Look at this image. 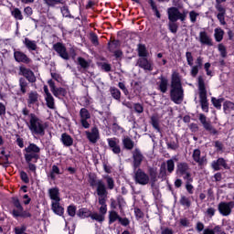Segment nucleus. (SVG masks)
I'll list each match as a JSON object with an SVG mask.
<instances>
[{
    "mask_svg": "<svg viewBox=\"0 0 234 234\" xmlns=\"http://www.w3.org/2000/svg\"><path fill=\"white\" fill-rule=\"evenodd\" d=\"M85 134L90 144H96L100 140V131L96 127L91 128L90 131H86Z\"/></svg>",
    "mask_w": 234,
    "mask_h": 234,
    "instance_id": "16",
    "label": "nucleus"
},
{
    "mask_svg": "<svg viewBox=\"0 0 234 234\" xmlns=\"http://www.w3.org/2000/svg\"><path fill=\"white\" fill-rule=\"evenodd\" d=\"M91 213L92 212L89 210V208H80L79 209L77 215L80 217V218H89V217L90 218Z\"/></svg>",
    "mask_w": 234,
    "mask_h": 234,
    "instance_id": "35",
    "label": "nucleus"
},
{
    "mask_svg": "<svg viewBox=\"0 0 234 234\" xmlns=\"http://www.w3.org/2000/svg\"><path fill=\"white\" fill-rule=\"evenodd\" d=\"M211 101L216 109L220 110L222 109V101H224V98L217 99L215 97H212Z\"/></svg>",
    "mask_w": 234,
    "mask_h": 234,
    "instance_id": "41",
    "label": "nucleus"
},
{
    "mask_svg": "<svg viewBox=\"0 0 234 234\" xmlns=\"http://www.w3.org/2000/svg\"><path fill=\"white\" fill-rule=\"evenodd\" d=\"M198 120L200 123H202L204 129L207 131V133H210V134H217L218 132L213 125H211V122L207 121V117L204 115V113L198 114Z\"/></svg>",
    "mask_w": 234,
    "mask_h": 234,
    "instance_id": "12",
    "label": "nucleus"
},
{
    "mask_svg": "<svg viewBox=\"0 0 234 234\" xmlns=\"http://www.w3.org/2000/svg\"><path fill=\"white\" fill-rule=\"evenodd\" d=\"M39 103V94L37 91H30L28 93V98H27V104L28 107H32L33 105H37Z\"/></svg>",
    "mask_w": 234,
    "mask_h": 234,
    "instance_id": "25",
    "label": "nucleus"
},
{
    "mask_svg": "<svg viewBox=\"0 0 234 234\" xmlns=\"http://www.w3.org/2000/svg\"><path fill=\"white\" fill-rule=\"evenodd\" d=\"M48 6H56V5H61L63 0H43Z\"/></svg>",
    "mask_w": 234,
    "mask_h": 234,
    "instance_id": "50",
    "label": "nucleus"
},
{
    "mask_svg": "<svg viewBox=\"0 0 234 234\" xmlns=\"http://www.w3.org/2000/svg\"><path fill=\"white\" fill-rule=\"evenodd\" d=\"M90 41L95 47L100 45V42L98 41V36L94 33L90 34Z\"/></svg>",
    "mask_w": 234,
    "mask_h": 234,
    "instance_id": "60",
    "label": "nucleus"
},
{
    "mask_svg": "<svg viewBox=\"0 0 234 234\" xmlns=\"http://www.w3.org/2000/svg\"><path fill=\"white\" fill-rule=\"evenodd\" d=\"M200 150L199 149H196L193 152V160L197 162V164H198V165H204V164H206V159L205 157H200Z\"/></svg>",
    "mask_w": 234,
    "mask_h": 234,
    "instance_id": "29",
    "label": "nucleus"
},
{
    "mask_svg": "<svg viewBox=\"0 0 234 234\" xmlns=\"http://www.w3.org/2000/svg\"><path fill=\"white\" fill-rule=\"evenodd\" d=\"M179 203L181 206H184L185 207H191V199L186 196H181L179 199Z\"/></svg>",
    "mask_w": 234,
    "mask_h": 234,
    "instance_id": "42",
    "label": "nucleus"
},
{
    "mask_svg": "<svg viewBox=\"0 0 234 234\" xmlns=\"http://www.w3.org/2000/svg\"><path fill=\"white\" fill-rule=\"evenodd\" d=\"M11 16H13V17H15V19L17 21H23V13H21V10H19L17 7L13 8L11 11Z\"/></svg>",
    "mask_w": 234,
    "mask_h": 234,
    "instance_id": "38",
    "label": "nucleus"
},
{
    "mask_svg": "<svg viewBox=\"0 0 234 234\" xmlns=\"http://www.w3.org/2000/svg\"><path fill=\"white\" fill-rule=\"evenodd\" d=\"M186 58L187 65H189V67H193V54L187 51L186 53Z\"/></svg>",
    "mask_w": 234,
    "mask_h": 234,
    "instance_id": "57",
    "label": "nucleus"
},
{
    "mask_svg": "<svg viewBox=\"0 0 234 234\" xmlns=\"http://www.w3.org/2000/svg\"><path fill=\"white\" fill-rule=\"evenodd\" d=\"M214 37L217 43H220L224 39V31L220 27H217L214 30Z\"/></svg>",
    "mask_w": 234,
    "mask_h": 234,
    "instance_id": "33",
    "label": "nucleus"
},
{
    "mask_svg": "<svg viewBox=\"0 0 234 234\" xmlns=\"http://www.w3.org/2000/svg\"><path fill=\"white\" fill-rule=\"evenodd\" d=\"M78 61V65H80V67H81V69H87L90 67V63H89V61H87L85 58L79 57L77 58Z\"/></svg>",
    "mask_w": 234,
    "mask_h": 234,
    "instance_id": "40",
    "label": "nucleus"
},
{
    "mask_svg": "<svg viewBox=\"0 0 234 234\" xmlns=\"http://www.w3.org/2000/svg\"><path fill=\"white\" fill-rule=\"evenodd\" d=\"M60 142L63 144L64 147H72V145H74V139L67 133L61 134Z\"/></svg>",
    "mask_w": 234,
    "mask_h": 234,
    "instance_id": "26",
    "label": "nucleus"
},
{
    "mask_svg": "<svg viewBox=\"0 0 234 234\" xmlns=\"http://www.w3.org/2000/svg\"><path fill=\"white\" fill-rule=\"evenodd\" d=\"M89 182L91 187H96V193L99 197L98 198H107L109 192L107 191V186H105V183L102 180H98L95 176H90Z\"/></svg>",
    "mask_w": 234,
    "mask_h": 234,
    "instance_id": "5",
    "label": "nucleus"
},
{
    "mask_svg": "<svg viewBox=\"0 0 234 234\" xmlns=\"http://www.w3.org/2000/svg\"><path fill=\"white\" fill-rule=\"evenodd\" d=\"M223 110L225 112H231V111H234V103L232 101H226L223 103Z\"/></svg>",
    "mask_w": 234,
    "mask_h": 234,
    "instance_id": "44",
    "label": "nucleus"
},
{
    "mask_svg": "<svg viewBox=\"0 0 234 234\" xmlns=\"http://www.w3.org/2000/svg\"><path fill=\"white\" fill-rule=\"evenodd\" d=\"M12 215L15 218H17V217H21L22 218H30V217H32V214L27 210H24V208H22L20 211H12Z\"/></svg>",
    "mask_w": 234,
    "mask_h": 234,
    "instance_id": "31",
    "label": "nucleus"
},
{
    "mask_svg": "<svg viewBox=\"0 0 234 234\" xmlns=\"http://www.w3.org/2000/svg\"><path fill=\"white\" fill-rule=\"evenodd\" d=\"M110 92L114 100H120L122 98V92L117 88H111Z\"/></svg>",
    "mask_w": 234,
    "mask_h": 234,
    "instance_id": "43",
    "label": "nucleus"
},
{
    "mask_svg": "<svg viewBox=\"0 0 234 234\" xmlns=\"http://www.w3.org/2000/svg\"><path fill=\"white\" fill-rule=\"evenodd\" d=\"M80 122L84 129L90 127V112L86 108H81L80 111Z\"/></svg>",
    "mask_w": 234,
    "mask_h": 234,
    "instance_id": "10",
    "label": "nucleus"
},
{
    "mask_svg": "<svg viewBox=\"0 0 234 234\" xmlns=\"http://www.w3.org/2000/svg\"><path fill=\"white\" fill-rule=\"evenodd\" d=\"M20 74L24 76L29 83H35L36 81V75H34V72L25 67H20L19 69Z\"/></svg>",
    "mask_w": 234,
    "mask_h": 234,
    "instance_id": "19",
    "label": "nucleus"
},
{
    "mask_svg": "<svg viewBox=\"0 0 234 234\" xmlns=\"http://www.w3.org/2000/svg\"><path fill=\"white\" fill-rule=\"evenodd\" d=\"M211 167L214 169V171H220L221 167L228 169V164L224 158L220 157L218 160L212 162Z\"/></svg>",
    "mask_w": 234,
    "mask_h": 234,
    "instance_id": "24",
    "label": "nucleus"
},
{
    "mask_svg": "<svg viewBox=\"0 0 234 234\" xmlns=\"http://www.w3.org/2000/svg\"><path fill=\"white\" fill-rule=\"evenodd\" d=\"M51 210L58 217H63L65 213V208L61 206V201L51 202Z\"/></svg>",
    "mask_w": 234,
    "mask_h": 234,
    "instance_id": "22",
    "label": "nucleus"
},
{
    "mask_svg": "<svg viewBox=\"0 0 234 234\" xmlns=\"http://www.w3.org/2000/svg\"><path fill=\"white\" fill-rule=\"evenodd\" d=\"M67 211L69 217H76V206L74 205L69 206Z\"/></svg>",
    "mask_w": 234,
    "mask_h": 234,
    "instance_id": "56",
    "label": "nucleus"
},
{
    "mask_svg": "<svg viewBox=\"0 0 234 234\" xmlns=\"http://www.w3.org/2000/svg\"><path fill=\"white\" fill-rule=\"evenodd\" d=\"M27 86H28V83L27 82V80H25L24 78H21L19 80V87H20V90L23 94L27 93Z\"/></svg>",
    "mask_w": 234,
    "mask_h": 234,
    "instance_id": "48",
    "label": "nucleus"
},
{
    "mask_svg": "<svg viewBox=\"0 0 234 234\" xmlns=\"http://www.w3.org/2000/svg\"><path fill=\"white\" fill-rule=\"evenodd\" d=\"M123 149L127 151H133L134 149V141L131 140L129 136H124L122 140Z\"/></svg>",
    "mask_w": 234,
    "mask_h": 234,
    "instance_id": "28",
    "label": "nucleus"
},
{
    "mask_svg": "<svg viewBox=\"0 0 234 234\" xmlns=\"http://www.w3.org/2000/svg\"><path fill=\"white\" fill-rule=\"evenodd\" d=\"M24 45L29 51L37 50V43L35 40H30L28 37L24 39Z\"/></svg>",
    "mask_w": 234,
    "mask_h": 234,
    "instance_id": "32",
    "label": "nucleus"
},
{
    "mask_svg": "<svg viewBox=\"0 0 234 234\" xmlns=\"http://www.w3.org/2000/svg\"><path fill=\"white\" fill-rule=\"evenodd\" d=\"M167 171L171 174L175 171V161L173 159H169L166 161Z\"/></svg>",
    "mask_w": 234,
    "mask_h": 234,
    "instance_id": "52",
    "label": "nucleus"
},
{
    "mask_svg": "<svg viewBox=\"0 0 234 234\" xmlns=\"http://www.w3.org/2000/svg\"><path fill=\"white\" fill-rule=\"evenodd\" d=\"M120 215H118V212L112 210L109 212V224H114L116 220L120 221Z\"/></svg>",
    "mask_w": 234,
    "mask_h": 234,
    "instance_id": "37",
    "label": "nucleus"
},
{
    "mask_svg": "<svg viewBox=\"0 0 234 234\" xmlns=\"http://www.w3.org/2000/svg\"><path fill=\"white\" fill-rule=\"evenodd\" d=\"M217 212V209H215L214 207H208L206 211V214L207 217H209L210 218H213V217H215V213Z\"/></svg>",
    "mask_w": 234,
    "mask_h": 234,
    "instance_id": "62",
    "label": "nucleus"
},
{
    "mask_svg": "<svg viewBox=\"0 0 234 234\" xmlns=\"http://www.w3.org/2000/svg\"><path fill=\"white\" fill-rule=\"evenodd\" d=\"M188 172H189V165H187V163L177 164V168H176L177 175L184 176V175Z\"/></svg>",
    "mask_w": 234,
    "mask_h": 234,
    "instance_id": "30",
    "label": "nucleus"
},
{
    "mask_svg": "<svg viewBox=\"0 0 234 234\" xmlns=\"http://www.w3.org/2000/svg\"><path fill=\"white\" fill-rule=\"evenodd\" d=\"M48 195L51 202H61V197L59 196V188L57 186L49 188L48 190Z\"/></svg>",
    "mask_w": 234,
    "mask_h": 234,
    "instance_id": "20",
    "label": "nucleus"
},
{
    "mask_svg": "<svg viewBox=\"0 0 234 234\" xmlns=\"http://www.w3.org/2000/svg\"><path fill=\"white\" fill-rule=\"evenodd\" d=\"M200 16L197 11L192 10L189 12V19L192 23H197V18Z\"/></svg>",
    "mask_w": 234,
    "mask_h": 234,
    "instance_id": "53",
    "label": "nucleus"
},
{
    "mask_svg": "<svg viewBox=\"0 0 234 234\" xmlns=\"http://www.w3.org/2000/svg\"><path fill=\"white\" fill-rule=\"evenodd\" d=\"M199 42L201 45H207V47H213V39L209 35H207V32L201 31L199 33Z\"/></svg>",
    "mask_w": 234,
    "mask_h": 234,
    "instance_id": "21",
    "label": "nucleus"
},
{
    "mask_svg": "<svg viewBox=\"0 0 234 234\" xmlns=\"http://www.w3.org/2000/svg\"><path fill=\"white\" fill-rule=\"evenodd\" d=\"M41 148L36 144H29V145L25 148L26 154H24L26 162H32L34 158L37 159V153H40Z\"/></svg>",
    "mask_w": 234,
    "mask_h": 234,
    "instance_id": "7",
    "label": "nucleus"
},
{
    "mask_svg": "<svg viewBox=\"0 0 234 234\" xmlns=\"http://www.w3.org/2000/svg\"><path fill=\"white\" fill-rule=\"evenodd\" d=\"M151 124L155 131H160V119H158V116L153 115L151 117Z\"/></svg>",
    "mask_w": 234,
    "mask_h": 234,
    "instance_id": "39",
    "label": "nucleus"
},
{
    "mask_svg": "<svg viewBox=\"0 0 234 234\" xmlns=\"http://www.w3.org/2000/svg\"><path fill=\"white\" fill-rule=\"evenodd\" d=\"M158 80H159L156 83L157 89L160 90V92L165 94V92H167V89L169 88V80H167V77H164V75H161Z\"/></svg>",
    "mask_w": 234,
    "mask_h": 234,
    "instance_id": "17",
    "label": "nucleus"
},
{
    "mask_svg": "<svg viewBox=\"0 0 234 234\" xmlns=\"http://www.w3.org/2000/svg\"><path fill=\"white\" fill-rule=\"evenodd\" d=\"M14 58L17 63H26V65H28L29 63H32V59L27 56V54L21 52V51H15L14 52Z\"/></svg>",
    "mask_w": 234,
    "mask_h": 234,
    "instance_id": "18",
    "label": "nucleus"
},
{
    "mask_svg": "<svg viewBox=\"0 0 234 234\" xmlns=\"http://www.w3.org/2000/svg\"><path fill=\"white\" fill-rule=\"evenodd\" d=\"M138 56L140 58H147V48L144 45L139 44L138 46Z\"/></svg>",
    "mask_w": 234,
    "mask_h": 234,
    "instance_id": "45",
    "label": "nucleus"
},
{
    "mask_svg": "<svg viewBox=\"0 0 234 234\" xmlns=\"http://www.w3.org/2000/svg\"><path fill=\"white\" fill-rule=\"evenodd\" d=\"M46 105L48 109H56V102L54 101V97L52 95L45 96Z\"/></svg>",
    "mask_w": 234,
    "mask_h": 234,
    "instance_id": "36",
    "label": "nucleus"
},
{
    "mask_svg": "<svg viewBox=\"0 0 234 234\" xmlns=\"http://www.w3.org/2000/svg\"><path fill=\"white\" fill-rule=\"evenodd\" d=\"M183 178L186 180V184H191V182H193L190 172H186V174L183 175Z\"/></svg>",
    "mask_w": 234,
    "mask_h": 234,
    "instance_id": "61",
    "label": "nucleus"
},
{
    "mask_svg": "<svg viewBox=\"0 0 234 234\" xmlns=\"http://www.w3.org/2000/svg\"><path fill=\"white\" fill-rule=\"evenodd\" d=\"M198 81V90H199V103L203 112H209V102H207V90H206V83L204 82V78L199 76Z\"/></svg>",
    "mask_w": 234,
    "mask_h": 234,
    "instance_id": "3",
    "label": "nucleus"
},
{
    "mask_svg": "<svg viewBox=\"0 0 234 234\" xmlns=\"http://www.w3.org/2000/svg\"><path fill=\"white\" fill-rule=\"evenodd\" d=\"M13 205L16 209H13V211H23V206L21 205V201H19V198L13 197L12 198Z\"/></svg>",
    "mask_w": 234,
    "mask_h": 234,
    "instance_id": "46",
    "label": "nucleus"
},
{
    "mask_svg": "<svg viewBox=\"0 0 234 234\" xmlns=\"http://www.w3.org/2000/svg\"><path fill=\"white\" fill-rule=\"evenodd\" d=\"M168 28L172 34H176V32H178V25L175 21H169Z\"/></svg>",
    "mask_w": 234,
    "mask_h": 234,
    "instance_id": "49",
    "label": "nucleus"
},
{
    "mask_svg": "<svg viewBox=\"0 0 234 234\" xmlns=\"http://www.w3.org/2000/svg\"><path fill=\"white\" fill-rule=\"evenodd\" d=\"M168 14V19L169 21L176 22L179 19L182 23L186 21V18L187 17V11H183V13H180V10L178 7H170L167 9Z\"/></svg>",
    "mask_w": 234,
    "mask_h": 234,
    "instance_id": "6",
    "label": "nucleus"
},
{
    "mask_svg": "<svg viewBox=\"0 0 234 234\" xmlns=\"http://www.w3.org/2000/svg\"><path fill=\"white\" fill-rule=\"evenodd\" d=\"M133 109L135 112H138V114H142V112H144V106L140 103H135Z\"/></svg>",
    "mask_w": 234,
    "mask_h": 234,
    "instance_id": "63",
    "label": "nucleus"
},
{
    "mask_svg": "<svg viewBox=\"0 0 234 234\" xmlns=\"http://www.w3.org/2000/svg\"><path fill=\"white\" fill-rule=\"evenodd\" d=\"M234 202H220L218 206V209L222 217H229L231 211H233Z\"/></svg>",
    "mask_w": 234,
    "mask_h": 234,
    "instance_id": "9",
    "label": "nucleus"
},
{
    "mask_svg": "<svg viewBox=\"0 0 234 234\" xmlns=\"http://www.w3.org/2000/svg\"><path fill=\"white\" fill-rule=\"evenodd\" d=\"M101 207L99 208L100 213L91 212L90 218L101 224L105 221V215H107V197L98 198Z\"/></svg>",
    "mask_w": 234,
    "mask_h": 234,
    "instance_id": "4",
    "label": "nucleus"
},
{
    "mask_svg": "<svg viewBox=\"0 0 234 234\" xmlns=\"http://www.w3.org/2000/svg\"><path fill=\"white\" fill-rule=\"evenodd\" d=\"M161 234H175V230L169 228L161 229Z\"/></svg>",
    "mask_w": 234,
    "mask_h": 234,
    "instance_id": "64",
    "label": "nucleus"
},
{
    "mask_svg": "<svg viewBox=\"0 0 234 234\" xmlns=\"http://www.w3.org/2000/svg\"><path fill=\"white\" fill-rule=\"evenodd\" d=\"M215 8L218 12V14H226V7L222 4H216Z\"/></svg>",
    "mask_w": 234,
    "mask_h": 234,
    "instance_id": "59",
    "label": "nucleus"
},
{
    "mask_svg": "<svg viewBox=\"0 0 234 234\" xmlns=\"http://www.w3.org/2000/svg\"><path fill=\"white\" fill-rule=\"evenodd\" d=\"M56 175H61L59 167L56 165H53L49 174L48 175V178L51 180H56Z\"/></svg>",
    "mask_w": 234,
    "mask_h": 234,
    "instance_id": "34",
    "label": "nucleus"
},
{
    "mask_svg": "<svg viewBox=\"0 0 234 234\" xmlns=\"http://www.w3.org/2000/svg\"><path fill=\"white\" fill-rule=\"evenodd\" d=\"M48 84L50 88L52 94L56 98H65V96H67V90L65 88H57L56 82H54V80H49L48 81Z\"/></svg>",
    "mask_w": 234,
    "mask_h": 234,
    "instance_id": "11",
    "label": "nucleus"
},
{
    "mask_svg": "<svg viewBox=\"0 0 234 234\" xmlns=\"http://www.w3.org/2000/svg\"><path fill=\"white\" fill-rule=\"evenodd\" d=\"M218 48L220 52V56L222 58H226L228 56V51L226 50V46H224L223 44H218Z\"/></svg>",
    "mask_w": 234,
    "mask_h": 234,
    "instance_id": "54",
    "label": "nucleus"
},
{
    "mask_svg": "<svg viewBox=\"0 0 234 234\" xmlns=\"http://www.w3.org/2000/svg\"><path fill=\"white\" fill-rule=\"evenodd\" d=\"M25 231H27V226L25 225H22L20 227H16L14 229L15 234H27V232Z\"/></svg>",
    "mask_w": 234,
    "mask_h": 234,
    "instance_id": "51",
    "label": "nucleus"
},
{
    "mask_svg": "<svg viewBox=\"0 0 234 234\" xmlns=\"http://www.w3.org/2000/svg\"><path fill=\"white\" fill-rule=\"evenodd\" d=\"M53 49L62 58V59H70V56L69 55V52H67V48L61 42L54 44Z\"/></svg>",
    "mask_w": 234,
    "mask_h": 234,
    "instance_id": "14",
    "label": "nucleus"
},
{
    "mask_svg": "<svg viewBox=\"0 0 234 234\" xmlns=\"http://www.w3.org/2000/svg\"><path fill=\"white\" fill-rule=\"evenodd\" d=\"M170 98L177 105L184 101V88H182V80L177 72L172 74Z\"/></svg>",
    "mask_w": 234,
    "mask_h": 234,
    "instance_id": "1",
    "label": "nucleus"
},
{
    "mask_svg": "<svg viewBox=\"0 0 234 234\" xmlns=\"http://www.w3.org/2000/svg\"><path fill=\"white\" fill-rule=\"evenodd\" d=\"M150 184L153 189H156V182H158V172L154 168L149 169Z\"/></svg>",
    "mask_w": 234,
    "mask_h": 234,
    "instance_id": "27",
    "label": "nucleus"
},
{
    "mask_svg": "<svg viewBox=\"0 0 234 234\" xmlns=\"http://www.w3.org/2000/svg\"><path fill=\"white\" fill-rule=\"evenodd\" d=\"M133 180L140 186H147L150 182L149 175L140 168L134 172Z\"/></svg>",
    "mask_w": 234,
    "mask_h": 234,
    "instance_id": "8",
    "label": "nucleus"
},
{
    "mask_svg": "<svg viewBox=\"0 0 234 234\" xmlns=\"http://www.w3.org/2000/svg\"><path fill=\"white\" fill-rule=\"evenodd\" d=\"M107 142L113 154H120L122 153V146H120V139L116 137L108 138Z\"/></svg>",
    "mask_w": 234,
    "mask_h": 234,
    "instance_id": "13",
    "label": "nucleus"
},
{
    "mask_svg": "<svg viewBox=\"0 0 234 234\" xmlns=\"http://www.w3.org/2000/svg\"><path fill=\"white\" fill-rule=\"evenodd\" d=\"M106 184L108 186V189H114V179L111 176H106Z\"/></svg>",
    "mask_w": 234,
    "mask_h": 234,
    "instance_id": "55",
    "label": "nucleus"
},
{
    "mask_svg": "<svg viewBox=\"0 0 234 234\" xmlns=\"http://www.w3.org/2000/svg\"><path fill=\"white\" fill-rule=\"evenodd\" d=\"M132 154L133 158V168L138 169V167L142 165V162H144V154H142L139 148H135L132 152Z\"/></svg>",
    "mask_w": 234,
    "mask_h": 234,
    "instance_id": "15",
    "label": "nucleus"
},
{
    "mask_svg": "<svg viewBox=\"0 0 234 234\" xmlns=\"http://www.w3.org/2000/svg\"><path fill=\"white\" fill-rule=\"evenodd\" d=\"M217 18L218 19L220 25H226V14L218 13Z\"/></svg>",
    "mask_w": 234,
    "mask_h": 234,
    "instance_id": "58",
    "label": "nucleus"
},
{
    "mask_svg": "<svg viewBox=\"0 0 234 234\" xmlns=\"http://www.w3.org/2000/svg\"><path fill=\"white\" fill-rule=\"evenodd\" d=\"M27 125L33 136H45V129L47 124L35 113L27 115Z\"/></svg>",
    "mask_w": 234,
    "mask_h": 234,
    "instance_id": "2",
    "label": "nucleus"
},
{
    "mask_svg": "<svg viewBox=\"0 0 234 234\" xmlns=\"http://www.w3.org/2000/svg\"><path fill=\"white\" fill-rule=\"evenodd\" d=\"M137 65L141 69H144V70H149V72L153 70V64L145 57L139 58Z\"/></svg>",
    "mask_w": 234,
    "mask_h": 234,
    "instance_id": "23",
    "label": "nucleus"
},
{
    "mask_svg": "<svg viewBox=\"0 0 234 234\" xmlns=\"http://www.w3.org/2000/svg\"><path fill=\"white\" fill-rule=\"evenodd\" d=\"M148 3L152 8V10L154 12L156 17H158V19H160L161 15H160V11H158V7L156 6V3H154V0H148Z\"/></svg>",
    "mask_w": 234,
    "mask_h": 234,
    "instance_id": "47",
    "label": "nucleus"
}]
</instances>
